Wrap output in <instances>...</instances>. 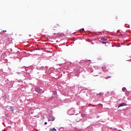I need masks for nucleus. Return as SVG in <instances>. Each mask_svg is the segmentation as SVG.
Here are the masks:
<instances>
[{
	"mask_svg": "<svg viewBox=\"0 0 131 131\" xmlns=\"http://www.w3.org/2000/svg\"><path fill=\"white\" fill-rule=\"evenodd\" d=\"M35 91L36 92H37V93H38V94H42L45 92V91H42V90H41L38 88H35Z\"/></svg>",
	"mask_w": 131,
	"mask_h": 131,
	"instance_id": "nucleus-1",
	"label": "nucleus"
},
{
	"mask_svg": "<svg viewBox=\"0 0 131 131\" xmlns=\"http://www.w3.org/2000/svg\"><path fill=\"white\" fill-rule=\"evenodd\" d=\"M58 26H59V25H54V26H53V30H56V29L55 28H57V27H58Z\"/></svg>",
	"mask_w": 131,
	"mask_h": 131,
	"instance_id": "nucleus-2",
	"label": "nucleus"
},
{
	"mask_svg": "<svg viewBox=\"0 0 131 131\" xmlns=\"http://www.w3.org/2000/svg\"><path fill=\"white\" fill-rule=\"evenodd\" d=\"M102 70H103V71H105V70H108L109 68H108V67H102Z\"/></svg>",
	"mask_w": 131,
	"mask_h": 131,
	"instance_id": "nucleus-3",
	"label": "nucleus"
},
{
	"mask_svg": "<svg viewBox=\"0 0 131 131\" xmlns=\"http://www.w3.org/2000/svg\"><path fill=\"white\" fill-rule=\"evenodd\" d=\"M122 106H125V103H122L121 104H119V106H118V107H122Z\"/></svg>",
	"mask_w": 131,
	"mask_h": 131,
	"instance_id": "nucleus-4",
	"label": "nucleus"
},
{
	"mask_svg": "<svg viewBox=\"0 0 131 131\" xmlns=\"http://www.w3.org/2000/svg\"><path fill=\"white\" fill-rule=\"evenodd\" d=\"M73 110H70L68 113H69V114H70V115H72V114H74V113H73V114H71V112H73Z\"/></svg>",
	"mask_w": 131,
	"mask_h": 131,
	"instance_id": "nucleus-5",
	"label": "nucleus"
},
{
	"mask_svg": "<svg viewBox=\"0 0 131 131\" xmlns=\"http://www.w3.org/2000/svg\"><path fill=\"white\" fill-rule=\"evenodd\" d=\"M49 131H57V129L55 127H53V128H50Z\"/></svg>",
	"mask_w": 131,
	"mask_h": 131,
	"instance_id": "nucleus-6",
	"label": "nucleus"
},
{
	"mask_svg": "<svg viewBox=\"0 0 131 131\" xmlns=\"http://www.w3.org/2000/svg\"><path fill=\"white\" fill-rule=\"evenodd\" d=\"M101 39H102V40H103L104 41H106V40H107V39L106 38H104V37L101 38Z\"/></svg>",
	"mask_w": 131,
	"mask_h": 131,
	"instance_id": "nucleus-7",
	"label": "nucleus"
},
{
	"mask_svg": "<svg viewBox=\"0 0 131 131\" xmlns=\"http://www.w3.org/2000/svg\"><path fill=\"white\" fill-rule=\"evenodd\" d=\"M103 95V93H100L99 94H97V96H102Z\"/></svg>",
	"mask_w": 131,
	"mask_h": 131,
	"instance_id": "nucleus-8",
	"label": "nucleus"
},
{
	"mask_svg": "<svg viewBox=\"0 0 131 131\" xmlns=\"http://www.w3.org/2000/svg\"><path fill=\"white\" fill-rule=\"evenodd\" d=\"M125 90H126V89H125V88H122V91H123V92H125Z\"/></svg>",
	"mask_w": 131,
	"mask_h": 131,
	"instance_id": "nucleus-9",
	"label": "nucleus"
},
{
	"mask_svg": "<svg viewBox=\"0 0 131 131\" xmlns=\"http://www.w3.org/2000/svg\"><path fill=\"white\" fill-rule=\"evenodd\" d=\"M44 124H45V125H46V124H48V123H47V122H45L44 123Z\"/></svg>",
	"mask_w": 131,
	"mask_h": 131,
	"instance_id": "nucleus-10",
	"label": "nucleus"
},
{
	"mask_svg": "<svg viewBox=\"0 0 131 131\" xmlns=\"http://www.w3.org/2000/svg\"><path fill=\"white\" fill-rule=\"evenodd\" d=\"M102 43H106V42H104V41H102Z\"/></svg>",
	"mask_w": 131,
	"mask_h": 131,
	"instance_id": "nucleus-11",
	"label": "nucleus"
},
{
	"mask_svg": "<svg viewBox=\"0 0 131 131\" xmlns=\"http://www.w3.org/2000/svg\"><path fill=\"white\" fill-rule=\"evenodd\" d=\"M111 78V77H108L106 78V79H107V78Z\"/></svg>",
	"mask_w": 131,
	"mask_h": 131,
	"instance_id": "nucleus-12",
	"label": "nucleus"
},
{
	"mask_svg": "<svg viewBox=\"0 0 131 131\" xmlns=\"http://www.w3.org/2000/svg\"><path fill=\"white\" fill-rule=\"evenodd\" d=\"M82 30L84 31V29H82Z\"/></svg>",
	"mask_w": 131,
	"mask_h": 131,
	"instance_id": "nucleus-13",
	"label": "nucleus"
}]
</instances>
